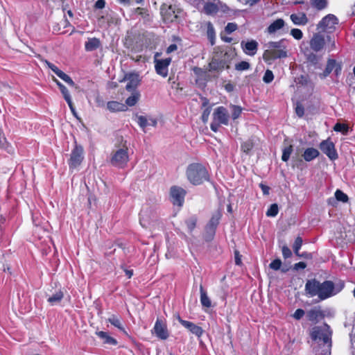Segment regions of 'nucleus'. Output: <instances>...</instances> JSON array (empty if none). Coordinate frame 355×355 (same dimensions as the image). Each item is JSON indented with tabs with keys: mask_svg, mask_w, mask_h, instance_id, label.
Returning <instances> with one entry per match:
<instances>
[{
	"mask_svg": "<svg viewBox=\"0 0 355 355\" xmlns=\"http://www.w3.org/2000/svg\"><path fill=\"white\" fill-rule=\"evenodd\" d=\"M345 287L342 280L336 284L331 280L320 282L316 278L308 279L305 284L304 291L306 296L313 297L317 296L320 301L325 300L340 293Z\"/></svg>",
	"mask_w": 355,
	"mask_h": 355,
	"instance_id": "obj_1",
	"label": "nucleus"
},
{
	"mask_svg": "<svg viewBox=\"0 0 355 355\" xmlns=\"http://www.w3.org/2000/svg\"><path fill=\"white\" fill-rule=\"evenodd\" d=\"M236 55L235 48H230L225 51L221 46L215 47L211 60L208 64L209 71L219 73L225 69H229L232 61Z\"/></svg>",
	"mask_w": 355,
	"mask_h": 355,
	"instance_id": "obj_2",
	"label": "nucleus"
},
{
	"mask_svg": "<svg viewBox=\"0 0 355 355\" xmlns=\"http://www.w3.org/2000/svg\"><path fill=\"white\" fill-rule=\"evenodd\" d=\"M288 41L281 39L277 42H269L266 46L267 49L263 51V59L266 62H270L277 59L288 57Z\"/></svg>",
	"mask_w": 355,
	"mask_h": 355,
	"instance_id": "obj_3",
	"label": "nucleus"
},
{
	"mask_svg": "<svg viewBox=\"0 0 355 355\" xmlns=\"http://www.w3.org/2000/svg\"><path fill=\"white\" fill-rule=\"evenodd\" d=\"M188 181L194 186L202 184L209 180V173L207 168L200 163H191L186 169Z\"/></svg>",
	"mask_w": 355,
	"mask_h": 355,
	"instance_id": "obj_4",
	"label": "nucleus"
},
{
	"mask_svg": "<svg viewBox=\"0 0 355 355\" xmlns=\"http://www.w3.org/2000/svg\"><path fill=\"white\" fill-rule=\"evenodd\" d=\"M130 161L127 141L121 137V143L115 144V148L110 155V164L116 168H124Z\"/></svg>",
	"mask_w": 355,
	"mask_h": 355,
	"instance_id": "obj_5",
	"label": "nucleus"
},
{
	"mask_svg": "<svg viewBox=\"0 0 355 355\" xmlns=\"http://www.w3.org/2000/svg\"><path fill=\"white\" fill-rule=\"evenodd\" d=\"M182 10L177 4L164 3L160 6V14L165 23L175 21Z\"/></svg>",
	"mask_w": 355,
	"mask_h": 355,
	"instance_id": "obj_6",
	"label": "nucleus"
},
{
	"mask_svg": "<svg viewBox=\"0 0 355 355\" xmlns=\"http://www.w3.org/2000/svg\"><path fill=\"white\" fill-rule=\"evenodd\" d=\"M212 116L213 121L210 124V128L214 132L218 131L220 125H227L229 123L230 115L227 110L223 106L216 107Z\"/></svg>",
	"mask_w": 355,
	"mask_h": 355,
	"instance_id": "obj_7",
	"label": "nucleus"
},
{
	"mask_svg": "<svg viewBox=\"0 0 355 355\" xmlns=\"http://www.w3.org/2000/svg\"><path fill=\"white\" fill-rule=\"evenodd\" d=\"M325 326L327 327L326 329L319 326L313 327L310 331V336L313 341L322 340L330 349L331 347V331L329 330V327L327 324Z\"/></svg>",
	"mask_w": 355,
	"mask_h": 355,
	"instance_id": "obj_8",
	"label": "nucleus"
},
{
	"mask_svg": "<svg viewBox=\"0 0 355 355\" xmlns=\"http://www.w3.org/2000/svg\"><path fill=\"white\" fill-rule=\"evenodd\" d=\"M338 24V18L333 14H329L321 19L318 24L317 28L320 29L322 32L331 33L336 30V26Z\"/></svg>",
	"mask_w": 355,
	"mask_h": 355,
	"instance_id": "obj_9",
	"label": "nucleus"
},
{
	"mask_svg": "<svg viewBox=\"0 0 355 355\" xmlns=\"http://www.w3.org/2000/svg\"><path fill=\"white\" fill-rule=\"evenodd\" d=\"M222 217L220 210L216 211L211 216L210 220L205 226V232L209 236V240H211L216 234L218 225Z\"/></svg>",
	"mask_w": 355,
	"mask_h": 355,
	"instance_id": "obj_10",
	"label": "nucleus"
},
{
	"mask_svg": "<svg viewBox=\"0 0 355 355\" xmlns=\"http://www.w3.org/2000/svg\"><path fill=\"white\" fill-rule=\"evenodd\" d=\"M319 148L329 159L334 161L338 158L335 144L331 141V138L329 137L325 140H322L319 144Z\"/></svg>",
	"mask_w": 355,
	"mask_h": 355,
	"instance_id": "obj_11",
	"label": "nucleus"
},
{
	"mask_svg": "<svg viewBox=\"0 0 355 355\" xmlns=\"http://www.w3.org/2000/svg\"><path fill=\"white\" fill-rule=\"evenodd\" d=\"M153 334H155L159 339L165 340L169 337V331L164 319L157 318L153 329L151 330Z\"/></svg>",
	"mask_w": 355,
	"mask_h": 355,
	"instance_id": "obj_12",
	"label": "nucleus"
},
{
	"mask_svg": "<svg viewBox=\"0 0 355 355\" xmlns=\"http://www.w3.org/2000/svg\"><path fill=\"white\" fill-rule=\"evenodd\" d=\"M187 195L185 189L179 186H172L170 189L171 200L173 205L182 207Z\"/></svg>",
	"mask_w": 355,
	"mask_h": 355,
	"instance_id": "obj_13",
	"label": "nucleus"
},
{
	"mask_svg": "<svg viewBox=\"0 0 355 355\" xmlns=\"http://www.w3.org/2000/svg\"><path fill=\"white\" fill-rule=\"evenodd\" d=\"M83 152V148L81 146L75 145L71 150L70 159L68 162L70 169H74L81 164L84 159Z\"/></svg>",
	"mask_w": 355,
	"mask_h": 355,
	"instance_id": "obj_14",
	"label": "nucleus"
},
{
	"mask_svg": "<svg viewBox=\"0 0 355 355\" xmlns=\"http://www.w3.org/2000/svg\"><path fill=\"white\" fill-rule=\"evenodd\" d=\"M334 70L335 75L338 76L341 73L342 64L336 62L335 59L327 60L326 67L324 71L320 74L321 78L327 77Z\"/></svg>",
	"mask_w": 355,
	"mask_h": 355,
	"instance_id": "obj_15",
	"label": "nucleus"
},
{
	"mask_svg": "<svg viewBox=\"0 0 355 355\" xmlns=\"http://www.w3.org/2000/svg\"><path fill=\"white\" fill-rule=\"evenodd\" d=\"M171 62V58H167L165 59L157 60L155 59V69L156 73L162 76L163 78H166L168 73V66Z\"/></svg>",
	"mask_w": 355,
	"mask_h": 355,
	"instance_id": "obj_16",
	"label": "nucleus"
},
{
	"mask_svg": "<svg viewBox=\"0 0 355 355\" xmlns=\"http://www.w3.org/2000/svg\"><path fill=\"white\" fill-rule=\"evenodd\" d=\"M124 80L128 81L125 85V89L128 92H139L137 87L140 84L141 80L138 73H126L124 76Z\"/></svg>",
	"mask_w": 355,
	"mask_h": 355,
	"instance_id": "obj_17",
	"label": "nucleus"
},
{
	"mask_svg": "<svg viewBox=\"0 0 355 355\" xmlns=\"http://www.w3.org/2000/svg\"><path fill=\"white\" fill-rule=\"evenodd\" d=\"M44 62L49 69H51L60 78L64 80L69 86L76 87V83L69 75L63 72L57 66L50 62L49 61L45 60Z\"/></svg>",
	"mask_w": 355,
	"mask_h": 355,
	"instance_id": "obj_18",
	"label": "nucleus"
},
{
	"mask_svg": "<svg viewBox=\"0 0 355 355\" xmlns=\"http://www.w3.org/2000/svg\"><path fill=\"white\" fill-rule=\"evenodd\" d=\"M203 5V10L207 15H214L219 11V0H201Z\"/></svg>",
	"mask_w": 355,
	"mask_h": 355,
	"instance_id": "obj_19",
	"label": "nucleus"
},
{
	"mask_svg": "<svg viewBox=\"0 0 355 355\" xmlns=\"http://www.w3.org/2000/svg\"><path fill=\"white\" fill-rule=\"evenodd\" d=\"M176 318L178 322L183 327L187 329L191 333H192L193 334L196 335L198 337L202 336L204 331L201 327L196 325L192 322L182 319L180 315H178Z\"/></svg>",
	"mask_w": 355,
	"mask_h": 355,
	"instance_id": "obj_20",
	"label": "nucleus"
},
{
	"mask_svg": "<svg viewBox=\"0 0 355 355\" xmlns=\"http://www.w3.org/2000/svg\"><path fill=\"white\" fill-rule=\"evenodd\" d=\"M309 45L313 51H320L325 45L324 37L319 33H314L309 41Z\"/></svg>",
	"mask_w": 355,
	"mask_h": 355,
	"instance_id": "obj_21",
	"label": "nucleus"
},
{
	"mask_svg": "<svg viewBox=\"0 0 355 355\" xmlns=\"http://www.w3.org/2000/svg\"><path fill=\"white\" fill-rule=\"evenodd\" d=\"M258 42L254 40L249 41L242 40L241 42V47L243 52L250 56H254L258 50Z\"/></svg>",
	"mask_w": 355,
	"mask_h": 355,
	"instance_id": "obj_22",
	"label": "nucleus"
},
{
	"mask_svg": "<svg viewBox=\"0 0 355 355\" xmlns=\"http://www.w3.org/2000/svg\"><path fill=\"white\" fill-rule=\"evenodd\" d=\"M335 198H329L327 199V204L332 207H336L337 201L346 203L349 201L348 196L340 189H337L334 193Z\"/></svg>",
	"mask_w": 355,
	"mask_h": 355,
	"instance_id": "obj_23",
	"label": "nucleus"
},
{
	"mask_svg": "<svg viewBox=\"0 0 355 355\" xmlns=\"http://www.w3.org/2000/svg\"><path fill=\"white\" fill-rule=\"evenodd\" d=\"M307 319L313 322L317 323L320 320L324 318V314L320 308H313L310 309L306 314Z\"/></svg>",
	"mask_w": 355,
	"mask_h": 355,
	"instance_id": "obj_24",
	"label": "nucleus"
},
{
	"mask_svg": "<svg viewBox=\"0 0 355 355\" xmlns=\"http://www.w3.org/2000/svg\"><path fill=\"white\" fill-rule=\"evenodd\" d=\"M306 61L309 64L313 66L315 69H320V56L316 55L314 52H309L305 54Z\"/></svg>",
	"mask_w": 355,
	"mask_h": 355,
	"instance_id": "obj_25",
	"label": "nucleus"
},
{
	"mask_svg": "<svg viewBox=\"0 0 355 355\" xmlns=\"http://www.w3.org/2000/svg\"><path fill=\"white\" fill-rule=\"evenodd\" d=\"M107 107L112 112H124L128 109L125 104L115 101L107 102Z\"/></svg>",
	"mask_w": 355,
	"mask_h": 355,
	"instance_id": "obj_26",
	"label": "nucleus"
},
{
	"mask_svg": "<svg viewBox=\"0 0 355 355\" xmlns=\"http://www.w3.org/2000/svg\"><path fill=\"white\" fill-rule=\"evenodd\" d=\"M320 155V152L314 148H307L302 154V157L306 162H311L317 158Z\"/></svg>",
	"mask_w": 355,
	"mask_h": 355,
	"instance_id": "obj_27",
	"label": "nucleus"
},
{
	"mask_svg": "<svg viewBox=\"0 0 355 355\" xmlns=\"http://www.w3.org/2000/svg\"><path fill=\"white\" fill-rule=\"evenodd\" d=\"M101 45V41L98 38L92 37L89 38L85 44V49L87 51H93L98 49Z\"/></svg>",
	"mask_w": 355,
	"mask_h": 355,
	"instance_id": "obj_28",
	"label": "nucleus"
},
{
	"mask_svg": "<svg viewBox=\"0 0 355 355\" xmlns=\"http://www.w3.org/2000/svg\"><path fill=\"white\" fill-rule=\"evenodd\" d=\"M291 19L295 25H305L308 22L306 15L304 12L292 14L291 15Z\"/></svg>",
	"mask_w": 355,
	"mask_h": 355,
	"instance_id": "obj_29",
	"label": "nucleus"
},
{
	"mask_svg": "<svg viewBox=\"0 0 355 355\" xmlns=\"http://www.w3.org/2000/svg\"><path fill=\"white\" fill-rule=\"evenodd\" d=\"M96 334L103 340L104 344L110 345H116L118 344L117 340L113 337L110 336L107 332L100 331H96Z\"/></svg>",
	"mask_w": 355,
	"mask_h": 355,
	"instance_id": "obj_30",
	"label": "nucleus"
},
{
	"mask_svg": "<svg viewBox=\"0 0 355 355\" xmlns=\"http://www.w3.org/2000/svg\"><path fill=\"white\" fill-rule=\"evenodd\" d=\"M202 100L203 101L202 107H205L202 112L201 119L204 123H206L209 120V116L211 112V107L209 106V101L205 97H202Z\"/></svg>",
	"mask_w": 355,
	"mask_h": 355,
	"instance_id": "obj_31",
	"label": "nucleus"
},
{
	"mask_svg": "<svg viewBox=\"0 0 355 355\" xmlns=\"http://www.w3.org/2000/svg\"><path fill=\"white\" fill-rule=\"evenodd\" d=\"M284 25L285 22L284 19H277L270 24V26L267 28V31L270 34L275 33L277 31L282 28Z\"/></svg>",
	"mask_w": 355,
	"mask_h": 355,
	"instance_id": "obj_32",
	"label": "nucleus"
},
{
	"mask_svg": "<svg viewBox=\"0 0 355 355\" xmlns=\"http://www.w3.org/2000/svg\"><path fill=\"white\" fill-rule=\"evenodd\" d=\"M0 149L5 150L10 154H12L14 152L12 147L8 142L5 137V135L1 129H0Z\"/></svg>",
	"mask_w": 355,
	"mask_h": 355,
	"instance_id": "obj_33",
	"label": "nucleus"
},
{
	"mask_svg": "<svg viewBox=\"0 0 355 355\" xmlns=\"http://www.w3.org/2000/svg\"><path fill=\"white\" fill-rule=\"evenodd\" d=\"M207 26V37L211 46L215 44L216 42V31L211 22L208 21Z\"/></svg>",
	"mask_w": 355,
	"mask_h": 355,
	"instance_id": "obj_34",
	"label": "nucleus"
},
{
	"mask_svg": "<svg viewBox=\"0 0 355 355\" xmlns=\"http://www.w3.org/2000/svg\"><path fill=\"white\" fill-rule=\"evenodd\" d=\"M200 302L203 307L210 308L211 306V302L208 297L207 292L205 291L203 286L200 285Z\"/></svg>",
	"mask_w": 355,
	"mask_h": 355,
	"instance_id": "obj_35",
	"label": "nucleus"
},
{
	"mask_svg": "<svg viewBox=\"0 0 355 355\" xmlns=\"http://www.w3.org/2000/svg\"><path fill=\"white\" fill-rule=\"evenodd\" d=\"M254 147V141L252 138L247 139L246 141L242 142L241 144V151L246 155H249Z\"/></svg>",
	"mask_w": 355,
	"mask_h": 355,
	"instance_id": "obj_36",
	"label": "nucleus"
},
{
	"mask_svg": "<svg viewBox=\"0 0 355 355\" xmlns=\"http://www.w3.org/2000/svg\"><path fill=\"white\" fill-rule=\"evenodd\" d=\"M63 297H64V293L61 289H59L58 291H56L55 293H54L53 295H52V296H50L48 298L47 302L51 305H55V304L60 302L62 301V300L63 299Z\"/></svg>",
	"mask_w": 355,
	"mask_h": 355,
	"instance_id": "obj_37",
	"label": "nucleus"
},
{
	"mask_svg": "<svg viewBox=\"0 0 355 355\" xmlns=\"http://www.w3.org/2000/svg\"><path fill=\"white\" fill-rule=\"evenodd\" d=\"M131 96L125 100V105L129 107H132L135 105L140 98V93L139 92H130Z\"/></svg>",
	"mask_w": 355,
	"mask_h": 355,
	"instance_id": "obj_38",
	"label": "nucleus"
},
{
	"mask_svg": "<svg viewBox=\"0 0 355 355\" xmlns=\"http://www.w3.org/2000/svg\"><path fill=\"white\" fill-rule=\"evenodd\" d=\"M60 90L63 96V98L67 103L70 110H71V112L73 113H74L75 108H74L73 104L72 103L71 98L70 94L69 92V90L67 89V88L65 86H62V87Z\"/></svg>",
	"mask_w": 355,
	"mask_h": 355,
	"instance_id": "obj_39",
	"label": "nucleus"
},
{
	"mask_svg": "<svg viewBox=\"0 0 355 355\" xmlns=\"http://www.w3.org/2000/svg\"><path fill=\"white\" fill-rule=\"evenodd\" d=\"M107 321L116 327L118 329H119L123 333L127 334L126 331L125 330L124 327H123L120 318H119L115 315H112L110 318L107 319Z\"/></svg>",
	"mask_w": 355,
	"mask_h": 355,
	"instance_id": "obj_40",
	"label": "nucleus"
},
{
	"mask_svg": "<svg viewBox=\"0 0 355 355\" xmlns=\"http://www.w3.org/2000/svg\"><path fill=\"white\" fill-rule=\"evenodd\" d=\"M198 218L196 216H191L185 220L184 223L187 227L188 231L191 233L196 227Z\"/></svg>",
	"mask_w": 355,
	"mask_h": 355,
	"instance_id": "obj_41",
	"label": "nucleus"
},
{
	"mask_svg": "<svg viewBox=\"0 0 355 355\" xmlns=\"http://www.w3.org/2000/svg\"><path fill=\"white\" fill-rule=\"evenodd\" d=\"M334 130L347 135L349 131V125L346 123H336L334 126Z\"/></svg>",
	"mask_w": 355,
	"mask_h": 355,
	"instance_id": "obj_42",
	"label": "nucleus"
},
{
	"mask_svg": "<svg viewBox=\"0 0 355 355\" xmlns=\"http://www.w3.org/2000/svg\"><path fill=\"white\" fill-rule=\"evenodd\" d=\"M293 151V145L291 144V145L285 147L282 150V160L284 162H287L289 159Z\"/></svg>",
	"mask_w": 355,
	"mask_h": 355,
	"instance_id": "obj_43",
	"label": "nucleus"
},
{
	"mask_svg": "<svg viewBox=\"0 0 355 355\" xmlns=\"http://www.w3.org/2000/svg\"><path fill=\"white\" fill-rule=\"evenodd\" d=\"M135 13L140 15L142 18L144 19H150V13L147 8H141L137 7L135 9Z\"/></svg>",
	"mask_w": 355,
	"mask_h": 355,
	"instance_id": "obj_44",
	"label": "nucleus"
},
{
	"mask_svg": "<svg viewBox=\"0 0 355 355\" xmlns=\"http://www.w3.org/2000/svg\"><path fill=\"white\" fill-rule=\"evenodd\" d=\"M234 68L238 71H247L250 68V64L247 61H241L236 63Z\"/></svg>",
	"mask_w": 355,
	"mask_h": 355,
	"instance_id": "obj_45",
	"label": "nucleus"
},
{
	"mask_svg": "<svg viewBox=\"0 0 355 355\" xmlns=\"http://www.w3.org/2000/svg\"><path fill=\"white\" fill-rule=\"evenodd\" d=\"M279 208L276 203L272 204L266 211V216L268 217H275L278 214Z\"/></svg>",
	"mask_w": 355,
	"mask_h": 355,
	"instance_id": "obj_46",
	"label": "nucleus"
},
{
	"mask_svg": "<svg viewBox=\"0 0 355 355\" xmlns=\"http://www.w3.org/2000/svg\"><path fill=\"white\" fill-rule=\"evenodd\" d=\"M303 240L301 236H298L293 243V248L295 254L299 255L300 250L302 245Z\"/></svg>",
	"mask_w": 355,
	"mask_h": 355,
	"instance_id": "obj_47",
	"label": "nucleus"
},
{
	"mask_svg": "<svg viewBox=\"0 0 355 355\" xmlns=\"http://www.w3.org/2000/svg\"><path fill=\"white\" fill-rule=\"evenodd\" d=\"M312 4L316 9H318V10H321L324 9L327 6V1L312 0Z\"/></svg>",
	"mask_w": 355,
	"mask_h": 355,
	"instance_id": "obj_48",
	"label": "nucleus"
},
{
	"mask_svg": "<svg viewBox=\"0 0 355 355\" xmlns=\"http://www.w3.org/2000/svg\"><path fill=\"white\" fill-rule=\"evenodd\" d=\"M193 73L198 76L199 79H203L205 80V78L207 76V71L204 70L203 69L195 67L193 69Z\"/></svg>",
	"mask_w": 355,
	"mask_h": 355,
	"instance_id": "obj_49",
	"label": "nucleus"
},
{
	"mask_svg": "<svg viewBox=\"0 0 355 355\" xmlns=\"http://www.w3.org/2000/svg\"><path fill=\"white\" fill-rule=\"evenodd\" d=\"M242 109L240 106L232 105V118L235 120L238 119L241 114Z\"/></svg>",
	"mask_w": 355,
	"mask_h": 355,
	"instance_id": "obj_50",
	"label": "nucleus"
},
{
	"mask_svg": "<svg viewBox=\"0 0 355 355\" xmlns=\"http://www.w3.org/2000/svg\"><path fill=\"white\" fill-rule=\"evenodd\" d=\"M238 28V25L234 22H229L225 27V32L227 34H231Z\"/></svg>",
	"mask_w": 355,
	"mask_h": 355,
	"instance_id": "obj_51",
	"label": "nucleus"
},
{
	"mask_svg": "<svg viewBox=\"0 0 355 355\" xmlns=\"http://www.w3.org/2000/svg\"><path fill=\"white\" fill-rule=\"evenodd\" d=\"M274 79V75L272 71L267 69L263 77V81L266 83H271Z\"/></svg>",
	"mask_w": 355,
	"mask_h": 355,
	"instance_id": "obj_52",
	"label": "nucleus"
},
{
	"mask_svg": "<svg viewBox=\"0 0 355 355\" xmlns=\"http://www.w3.org/2000/svg\"><path fill=\"white\" fill-rule=\"evenodd\" d=\"M291 35L297 40H300L303 37V33L302 31L299 28H293L291 31Z\"/></svg>",
	"mask_w": 355,
	"mask_h": 355,
	"instance_id": "obj_53",
	"label": "nucleus"
},
{
	"mask_svg": "<svg viewBox=\"0 0 355 355\" xmlns=\"http://www.w3.org/2000/svg\"><path fill=\"white\" fill-rule=\"evenodd\" d=\"M281 266L282 261L279 259H275L270 263L269 267L274 270H278L280 269Z\"/></svg>",
	"mask_w": 355,
	"mask_h": 355,
	"instance_id": "obj_54",
	"label": "nucleus"
},
{
	"mask_svg": "<svg viewBox=\"0 0 355 355\" xmlns=\"http://www.w3.org/2000/svg\"><path fill=\"white\" fill-rule=\"evenodd\" d=\"M295 113L299 117H302L304 114V108L302 104L297 103L295 106Z\"/></svg>",
	"mask_w": 355,
	"mask_h": 355,
	"instance_id": "obj_55",
	"label": "nucleus"
},
{
	"mask_svg": "<svg viewBox=\"0 0 355 355\" xmlns=\"http://www.w3.org/2000/svg\"><path fill=\"white\" fill-rule=\"evenodd\" d=\"M137 123L139 126L142 128H145L148 125L147 119L144 116H137Z\"/></svg>",
	"mask_w": 355,
	"mask_h": 355,
	"instance_id": "obj_56",
	"label": "nucleus"
},
{
	"mask_svg": "<svg viewBox=\"0 0 355 355\" xmlns=\"http://www.w3.org/2000/svg\"><path fill=\"white\" fill-rule=\"evenodd\" d=\"M282 255L284 259H288L292 256V252L290 250V248L284 245L282 248Z\"/></svg>",
	"mask_w": 355,
	"mask_h": 355,
	"instance_id": "obj_57",
	"label": "nucleus"
},
{
	"mask_svg": "<svg viewBox=\"0 0 355 355\" xmlns=\"http://www.w3.org/2000/svg\"><path fill=\"white\" fill-rule=\"evenodd\" d=\"M305 314V311L302 309H297L295 310V311L294 312L293 315V317L295 319V320H300Z\"/></svg>",
	"mask_w": 355,
	"mask_h": 355,
	"instance_id": "obj_58",
	"label": "nucleus"
},
{
	"mask_svg": "<svg viewBox=\"0 0 355 355\" xmlns=\"http://www.w3.org/2000/svg\"><path fill=\"white\" fill-rule=\"evenodd\" d=\"M306 267V263L303 261H300L294 264L293 269L298 270L300 269H304Z\"/></svg>",
	"mask_w": 355,
	"mask_h": 355,
	"instance_id": "obj_59",
	"label": "nucleus"
},
{
	"mask_svg": "<svg viewBox=\"0 0 355 355\" xmlns=\"http://www.w3.org/2000/svg\"><path fill=\"white\" fill-rule=\"evenodd\" d=\"M259 187L261 188L263 194L265 196H268L270 191V187L263 183L259 184Z\"/></svg>",
	"mask_w": 355,
	"mask_h": 355,
	"instance_id": "obj_60",
	"label": "nucleus"
},
{
	"mask_svg": "<svg viewBox=\"0 0 355 355\" xmlns=\"http://www.w3.org/2000/svg\"><path fill=\"white\" fill-rule=\"evenodd\" d=\"M105 6V0H97L94 4V8L96 9H103Z\"/></svg>",
	"mask_w": 355,
	"mask_h": 355,
	"instance_id": "obj_61",
	"label": "nucleus"
},
{
	"mask_svg": "<svg viewBox=\"0 0 355 355\" xmlns=\"http://www.w3.org/2000/svg\"><path fill=\"white\" fill-rule=\"evenodd\" d=\"M234 259H235V263L237 266H240L241 262V255L239 254V252L238 250L234 251Z\"/></svg>",
	"mask_w": 355,
	"mask_h": 355,
	"instance_id": "obj_62",
	"label": "nucleus"
},
{
	"mask_svg": "<svg viewBox=\"0 0 355 355\" xmlns=\"http://www.w3.org/2000/svg\"><path fill=\"white\" fill-rule=\"evenodd\" d=\"M299 257H302L306 259H312L313 254L310 252H304L302 253H299V255H297Z\"/></svg>",
	"mask_w": 355,
	"mask_h": 355,
	"instance_id": "obj_63",
	"label": "nucleus"
},
{
	"mask_svg": "<svg viewBox=\"0 0 355 355\" xmlns=\"http://www.w3.org/2000/svg\"><path fill=\"white\" fill-rule=\"evenodd\" d=\"M178 49V46L175 44H172L166 49V53L169 54Z\"/></svg>",
	"mask_w": 355,
	"mask_h": 355,
	"instance_id": "obj_64",
	"label": "nucleus"
}]
</instances>
